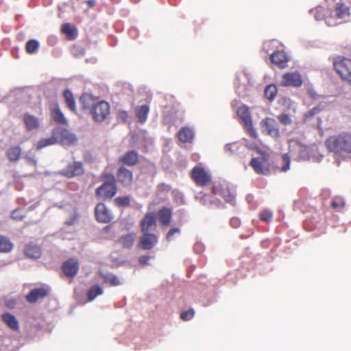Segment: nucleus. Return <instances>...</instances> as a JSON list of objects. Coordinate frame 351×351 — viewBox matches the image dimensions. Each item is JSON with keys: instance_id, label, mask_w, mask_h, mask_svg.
Listing matches in <instances>:
<instances>
[{"instance_id": "nucleus-29", "label": "nucleus", "mask_w": 351, "mask_h": 351, "mask_svg": "<svg viewBox=\"0 0 351 351\" xmlns=\"http://www.w3.org/2000/svg\"><path fill=\"white\" fill-rule=\"evenodd\" d=\"M138 160V155L134 151L127 152L121 158V161L127 165H133L136 164Z\"/></svg>"}, {"instance_id": "nucleus-35", "label": "nucleus", "mask_w": 351, "mask_h": 351, "mask_svg": "<svg viewBox=\"0 0 351 351\" xmlns=\"http://www.w3.org/2000/svg\"><path fill=\"white\" fill-rule=\"evenodd\" d=\"M21 150L19 147H11L8 150L7 155L10 160L16 161L19 159Z\"/></svg>"}, {"instance_id": "nucleus-17", "label": "nucleus", "mask_w": 351, "mask_h": 351, "mask_svg": "<svg viewBox=\"0 0 351 351\" xmlns=\"http://www.w3.org/2000/svg\"><path fill=\"white\" fill-rule=\"evenodd\" d=\"M79 269L78 261L75 258H71L64 263L62 270L64 274L69 277H73Z\"/></svg>"}, {"instance_id": "nucleus-18", "label": "nucleus", "mask_w": 351, "mask_h": 351, "mask_svg": "<svg viewBox=\"0 0 351 351\" xmlns=\"http://www.w3.org/2000/svg\"><path fill=\"white\" fill-rule=\"evenodd\" d=\"M80 101L84 109L91 111L99 100L91 94L84 93L81 96Z\"/></svg>"}, {"instance_id": "nucleus-19", "label": "nucleus", "mask_w": 351, "mask_h": 351, "mask_svg": "<svg viewBox=\"0 0 351 351\" xmlns=\"http://www.w3.org/2000/svg\"><path fill=\"white\" fill-rule=\"evenodd\" d=\"M58 130L55 129L52 131V136L49 138H42L38 141L36 145L37 149H43L47 146L55 145L58 143Z\"/></svg>"}, {"instance_id": "nucleus-10", "label": "nucleus", "mask_w": 351, "mask_h": 351, "mask_svg": "<svg viewBox=\"0 0 351 351\" xmlns=\"http://www.w3.org/2000/svg\"><path fill=\"white\" fill-rule=\"evenodd\" d=\"M191 176L199 185H205L210 180V176L208 171L201 166H197L193 169Z\"/></svg>"}, {"instance_id": "nucleus-24", "label": "nucleus", "mask_w": 351, "mask_h": 351, "mask_svg": "<svg viewBox=\"0 0 351 351\" xmlns=\"http://www.w3.org/2000/svg\"><path fill=\"white\" fill-rule=\"evenodd\" d=\"M179 141L182 143L191 142L194 137L193 130L188 127L183 128L178 134Z\"/></svg>"}, {"instance_id": "nucleus-55", "label": "nucleus", "mask_w": 351, "mask_h": 351, "mask_svg": "<svg viewBox=\"0 0 351 351\" xmlns=\"http://www.w3.org/2000/svg\"><path fill=\"white\" fill-rule=\"evenodd\" d=\"M74 221H75V219H73L72 221H66V223H67L68 224L71 225V224H73V223Z\"/></svg>"}, {"instance_id": "nucleus-31", "label": "nucleus", "mask_w": 351, "mask_h": 351, "mask_svg": "<svg viewBox=\"0 0 351 351\" xmlns=\"http://www.w3.org/2000/svg\"><path fill=\"white\" fill-rule=\"evenodd\" d=\"M13 248V244L10 239L3 235L0 234V252L8 253Z\"/></svg>"}, {"instance_id": "nucleus-48", "label": "nucleus", "mask_w": 351, "mask_h": 351, "mask_svg": "<svg viewBox=\"0 0 351 351\" xmlns=\"http://www.w3.org/2000/svg\"><path fill=\"white\" fill-rule=\"evenodd\" d=\"M180 232V230L179 228H172L171 229L167 234V240L169 242V241H171L174 238H173V235L175 234H178Z\"/></svg>"}, {"instance_id": "nucleus-53", "label": "nucleus", "mask_w": 351, "mask_h": 351, "mask_svg": "<svg viewBox=\"0 0 351 351\" xmlns=\"http://www.w3.org/2000/svg\"><path fill=\"white\" fill-rule=\"evenodd\" d=\"M87 3L90 7H93L95 4V1L94 0H89Z\"/></svg>"}, {"instance_id": "nucleus-34", "label": "nucleus", "mask_w": 351, "mask_h": 351, "mask_svg": "<svg viewBox=\"0 0 351 351\" xmlns=\"http://www.w3.org/2000/svg\"><path fill=\"white\" fill-rule=\"evenodd\" d=\"M103 293V289L101 287L98 285L93 286L91 287L88 293L87 296L89 301L93 300L97 296L101 295Z\"/></svg>"}, {"instance_id": "nucleus-13", "label": "nucleus", "mask_w": 351, "mask_h": 351, "mask_svg": "<svg viewBox=\"0 0 351 351\" xmlns=\"http://www.w3.org/2000/svg\"><path fill=\"white\" fill-rule=\"evenodd\" d=\"M158 242V237L150 232H143L140 237L139 246L141 249L147 250L153 248Z\"/></svg>"}, {"instance_id": "nucleus-33", "label": "nucleus", "mask_w": 351, "mask_h": 351, "mask_svg": "<svg viewBox=\"0 0 351 351\" xmlns=\"http://www.w3.org/2000/svg\"><path fill=\"white\" fill-rule=\"evenodd\" d=\"M64 97L68 108L72 111L75 112V103L72 93L69 90H65Z\"/></svg>"}, {"instance_id": "nucleus-20", "label": "nucleus", "mask_w": 351, "mask_h": 351, "mask_svg": "<svg viewBox=\"0 0 351 351\" xmlns=\"http://www.w3.org/2000/svg\"><path fill=\"white\" fill-rule=\"evenodd\" d=\"M83 173V165L80 162H75L73 164L69 165L68 167L63 171V173L68 177L80 176Z\"/></svg>"}, {"instance_id": "nucleus-3", "label": "nucleus", "mask_w": 351, "mask_h": 351, "mask_svg": "<svg viewBox=\"0 0 351 351\" xmlns=\"http://www.w3.org/2000/svg\"><path fill=\"white\" fill-rule=\"evenodd\" d=\"M334 67L342 80L351 85V60L343 57L335 59Z\"/></svg>"}, {"instance_id": "nucleus-30", "label": "nucleus", "mask_w": 351, "mask_h": 351, "mask_svg": "<svg viewBox=\"0 0 351 351\" xmlns=\"http://www.w3.org/2000/svg\"><path fill=\"white\" fill-rule=\"evenodd\" d=\"M149 110V107L147 105H143L136 108V114L141 123H145L146 121Z\"/></svg>"}, {"instance_id": "nucleus-47", "label": "nucleus", "mask_w": 351, "mask_h": 351, "mask_svg": "<svg viewBox=\"0 0 351 351\" xmlns=\"http://www.w3.org/2000/svg\"><path fill=\"white\" fill-rule=\"evenodd\" d=\"M195 314V311L193 309H190L187 311H184L181 314V318L183 320H189L191 319Z\"/></svg>"}, {"instance_id": "nucleus-46", "label": "nucleus", "mask_w": 351, "mask_h": 351, "mask_svg": "<svg viewBox=\"0 0 351 351\" xmlns=\"http://www.w3.org/2000/svg\"><path fill=\"white\" fill-rule=\"evenodd\" d=\"M72 53L75 56L79 57L84 55V49L81 46L75 45L72 49Z\"/></svg>"}, {"instance_id": "nucleus-9", "label": "nucleus", "mask_w": 351, "mask_h": 351, "mask_svg": "<svg viewBox=\"0 0 351 351\" xmlns=\"http://www.w3.org/2000/svg\"><path fill=\"white\" fill-rule=\"evenodd\" d=\"M302 78L298 72L286 73L282 76L280 84L283 86L300 87L302 84Z\"/></svg>"}, {"instance_id": "nucleus-51", "label": "nucleus", "mask_w": 351, "mask_h": 351, "mask_svg": "<svg viewBox=\"0 0 351 351\" xmlns=\"http://www.w3.org/2000/svg\"><path fill=\"white\" fill-rule=\"evenodd\" d=\"M233 147H236V145L234 143H230L227 144L225 146V150L226 152H229L230 153H232L233 152Z\"/></svg>"}, {"instance_id": "nucleus-39", "label": "nucleus", "mask_w": 351, "mask_h": 351, "mask_svg": "<svg viewBox=\"0 0 351 351\" xmlns=\"http://www.w3.org/2000/svg\"><path fill=\"white\" fill-rule=\"evenodd\" d=\"M39 47V43L36 40H30L26 44V50L29 53H34Z\"/></svg>"}, {"instance_id": "nucleus-49", "label": "nucleus", "mask_w": 351, "mask_h": 351, "mask_svg": "<svg viewBox=\"0 0 351 351\" xmlns=\"http://www.w3.org/2000/svg\"><path fill=\"white\" fill-rule=\"evenodd\" d=\"M23 211L21 210H15L12 214V217L14 219L21 220L23 218Z\"/></svg>"}, {"instance_id": "nucleus-25", "label": "nucleus", "mask_w": 351, "mask_h": 351, "mask_svg": "<svg viewBox=\"0 0 351 351\" xmlns=\"http://www.w3.org/2000/svg\"><path fill=\"white\" fill-rule=\"evenodd\" d=\"M3 322L13 330H17L19 328V324L17 319L13 315L6 313L2 315Z\"/></svg>"}, {"instance_id": "nucleus-45", "label": "nucleus", "mask_w": 351, "mask_h": 351, "mask_svg": "<svg viewBox=\"0 0 351 351\" xmlns=\"http://www.w3.org/2000/svg\"><path fill=\"white\" fill-rule=\"evenodd\" d=\"M272 216H273L272 213L267 210H263L260 214V217H261V219L265 221H267V222H268L271 220V219L272 218Z\"/></svg>"}, {"instance_id": "nucleus-2", "label": "nucleus", "mask_w": 351, "mask_h": 351, "mask_svg": "<svg viewBox=\"0 0 351 351\" xmlns=\"http://www.w3.org/2000/svg\"><path fill=\"white\" fill-rule=\"evenodd\" d=\"M350 16V10L348 6L341 3H338L333 11H331L329 16L326 18V23L328 25H335L341 23Z\"/></svg>"}, {"instance_id": "nucleus-32", "label": "nucleus", "mask_w": 351, "mask_h": 351, "mask_svg": "<svg viewBox=\"0 0 351 351\" xmlns=\"http://www.w3.org/2000/svg\"><path fill=\"white\" fill-rule=\"evenodd\" d=\"M135 239V234L129 233L122 236L119 239V242L124 247L130 248L133 245Z\"/></svg>"}, {"instance_id": "nucleus-21", "label": "nucleus", "mask_w": 351, "mask_h": 351, "mask_svg": "<svg viewBox=\"0 0 351 351\" xmlns=\"http://www.w3.org/2000/svg\"><path fill=\"white\" fill-rule=\"evenodd\" d=\"M132 173L125 167H121L118 171V180L124 185H128L132 180Z\"/></svg>"}, {"instance_id": "nucleus-8", "label": "nucleus", "mask_w": 351, "mask_h": 351, "mask_svg": "<svg viewBox=\"0 0 351 351\" xmlns=\"http://www.w3.org/2000/svg\"><path fill=\"white\" fill-rule=\"evenodd\" d=\"M90 112L95 121L101 122L109 114V104L105 101H98Z\"/></svg>"}, {"instance_id": "nucleus-1", "label": "nucleus", "mask_w": 351, "mask_h": 351, "mask_svg": "<svg viewBox=\"0 0 351 351\" xmlns=\"http://www.w3.org/2000/svg\"><path fill=\"white\" fill-rule=\"evenodd\" d=\"M326 145L330 152L346 157L351 154V134L342 133L332 136L326 140Z\"/></svg>"}, {"instance_id": "nucleus-52", "label": "nucleus", "mask_w": 351, "mask_h": 351, "mask_svg": "<svg viewBox=\"0 0 351 351\" xmlns=\"http://www.w3.org/2000/svg\"><path fill=\"white\" fill-rule=\"evenodd\" d=\"M27 160L29 161V162L33 165H36V160L34 158H32V157H27Z\"/></svg>"}, {"instance_id": "nucleus-44", "label": "nucleus", "mask_w": 351, "mask_h": 351, "mask_svg": "<svg viewBox=\"0 0 351 351\" xmlns=\"http://www.w3.org/2000/svg\"><path fill=\"white\" fill-rule=\"evenodd\" d=\"M114 202L118 206H127L130 203V198L128 197H117Z\"/></svg>"}, {"instance_id": "nucleus-54", "label": "nucleus", "mask_w": 351, "mask_h": 351, "mask_svg": "<svg viewBox=\"0 0 351 351\" xmlns=\"http://www.w3.org/2000/svg\"><path fill=\"white\" fill-rule=\"evenodd\" d=\"M332 206L333 208H336L338 207L339 204H338V203L336 201H333L332 202Z\"/></svg>"}, {"instance_id": "nucleus-42", "label": "nucleus", "mask_w": 351, "mask_h": 351, "mask_svg": "<svg viewBox=\"0 0 351 351\" xmlns=\"http://www.w3.org/2000/svg\"><path fill=\"white\" fill-rule=\"evenodd\" d=\"M282 160L284 162V165H282L281 170L283 172H286L290 169L289 165H290V157L288 154H284L282 155Z\"/></svg>"}, {"instance_id": "nucleus-56", "label": "nucleus", "mask_w": 351, "mask_h": 351, "mask_svg": "<svg viewBox=\"0 0 351 351\" xmlns=\"http://www.w3.org/2000/svg\"><path fill=\"white\" fill-rule=\"evenodd\" d=\"M316 19H319L317 16H315Z\"/></svg>"}, {"instance_id": "nucleus-50", "label": "nucleus", "mask_w": 351, "mask_h": 351, "mask_svg": "<svg viewBox=\"0 0 351 351\" xmlns=\"http://www.w3.org/2000/svg\"><path fill=\"white\" fill-rule=\"evenodd\" d=\"M150 259V256H141L139 257L138 262L142 265H149V261Z\"/></svg>"}, {"instance_id": "nucleus-23", "label": "nucleus", "mask_w": 351, "mask_h": 351, "mask_svg": "<svg viewBox=\"0 0 351 351\" xmlns=\"http://www.w3.org/2000/svg\"><path fill=\"white\" fill-rule=\"evenodd\" d=\"M24 253L27 257L34 259H37L41 256L40 247L33 243H29L26 245Z\"/></svg>"}, {"instance_id": "nucleus-22", "label": "nucleus", "mask_w": 351, "mask_h": 351, "mask_svg": "<svg viewBox=\"0 0 351 351\" xmlns=\"http://www.w3.org/2000/svg\"><path fill=\"white\" fill-rule=\"evenodd\" d=\"M47 293V290L44 288L34 289L27 295V300L29 302H35L38 299L46 296Z\"/></svg>"}, {"instance_id": "nucleus-40", "label": "nucleus", "mask_w": 351, "mask_h": 351, "mask_svg": "<svg viewBox=\"0 0 351 351\" xmlns=\"http://www.w3.org/2000/svg\"><path fill=\"white\" fill-rule=\"evenodd\" d=\"M222 196L223 199L231 204H234L235 202L234 194L230 193L228 189L224 190L222 192Z\"/></svg>"}, {"instance_id": "nucleus-7", "label": "nucleus", "mask_w": 351, "mask_h": 351, "mask_svg": "<svg viewBox=\"0 0 351 351\" xmlns=\"http://www.w3.org/2000/svg\"><path fill=\"white\" fill-rule=\"evenodd\" d=\"M269 160V154L260 152V156L254 158L251 160V165L254 170L258 174L266 175L269 173L267 167V161Z\"/></svg>"}, {"instance_id": "nucleus-6", "label": "nucleus", "mask_w": 351, "mask_h": 351, "mask_svg": "<svg viewBox=\"0 0 351 351\" xmlns=\"http://www.w3.org/2000/svg\"><path fill=\"white\" fill-rule=\"evenodd\" d=\"M260 128L261 132L264 134L270 136L274 138L279 136V128L276 121L270 117H266L260 122Z\"/></svg>"}, {"instance_id": "nucleus-14", "label": "nucleus", "mask_w": 351, "mask_h": 351, "mask_svg": "<svg viewBox=\"0 0 351 351\" xmlns=\"http://www.w3.org/2000/svg\"><path fill=\"white\" fill-rule=\"evenodd\" d=\"M95 212L97 219L100 222L107 223L112 219V213L103 203H99L96 206Z\"/></svg>"}, {"instance_id": "nucleus-41", "label": "nucleus", "mask_w": 351, "mask_h": 351, "mask_svg": "<svg viewBox=\"0 0 351 351\" xmlns=\"http://www.w3.org/2000/svg\"><path fill=\"white\" fill-rule=\"evenodd\" d=\"M309 147L303 145V149L298 154V160H306L310 157Z\"/></svg>"}, {"instance_id": "nucleus-12", "label": "nucleus", "mask_w": 351, "mask_h": 351, "mask_svg": "<svg viewBox=\"0 0 351 351\" xmlns=\"http://www.w3.org/2000/svg\"><path fill=\"white\" fill-rule=\"evenodd\" d=\"M23 121L25 129L29 132L38 130L42 125V121L38 117L29 113L23 114Z\"/></svg>"}, {"instance_id": "nucleus-15", "label": "nucleus", "mask_w": 351, "mask_h": 351, "mask_svg": "<svg viewBox=\"0 0 351 351\" xmlns=\"http://www.w3.org/2000/svg\"><path fill=\"white\" fill-rule=\"evenodd\" d=\"M141 230L143 232H150L156 228L155 216L153 213H147L142 219Z\"/></svg>"}, {"instance_id": "nucleus-11", "label": "nucleus", "mask_w": 351, "mask_h": 351, "mask_svg": "<svg viewBox=\"0 0 351 351\" xmlns=\"http://www.w3.org/2000/svg\"><path fill=\"white\" fill-rule=\"evenodd\" d=\"M56 130H58V142L63 145H73L77 142V138L74 134L68 130L62 128H56Z\"/></svg>"}, {"instance_id": "nucleus-38", "label": "nucleus", "mask_w": 351, "mask_h": 351, "mask_svg": "<svg viewBox=\"0 0 351 351\" xmlns=\"http://www.w3.org/2000/svg\"><path fill=\"white\" fill-rule=\"evenodd\" d=\"M62 31L70 38H74L76 34L75 29L69 23L62 25Z\"/></svg>"}, {"instance_id": "nucleus-36", "label": "nucleus", "mask_w": 351, "mask_h": 351, "mask_svg": "<svg viewBox=\"0 0 351 351\" xmlns=\"http://www.w3.org/2000/svg\"><path fill=\"white\" fill-rule=\"evenodd\" d=\"M159 218L162 223L168 224L171 219V211L167 208H163L159 211Z\"/></svg>"}, {"instance_id": "nucleus-27", "label": "nucleus", "mask_w": 351, "mask_h": 351, "mask_svg": "<svg viewBox=\"0 0 351 351\" xmlns=\"http://www.w3.org/2000/svg\"><path fill=\"white\" fill-rule=\"evenodd\" d=\"M100 275L104 282L108 283L111 286H118L121 285V281L112 273L101 271Z\"/></svg>"}, {"instance_id": "nucleus-5", "label": "nucleus", "mask_w": 351, "mask_h": 351, "mask_svg": "<svg viewBox=\"0 0 351 351\" xmlns=\"http://www.w3.org/2000/svg\"><path fill=\"white\" fill-rule=\"evenodd\" d=\"M237 112L247 132L252 137L256 138L258 134L253 127L251 114L248 108L245 105H242L238 108Z\"/></svg>"}, {"instance_id": "nucleus-4", "label": "nucleus", "mask_w": 351, "mask_h": 351, "mask_svg": "<svg viewBox=\"0 0 351 351\" xmlns=\"http://www.w3.org/2000/svg\"><path fill=\"white\" fill-rule=\"evenodd\" d=\"M115 179L112 175L106 176L104 184L97 189V194L104 198H112L116 194Z\"/></svg>"}, {"instance_id": "nucleus-43", "label": "nucleus", "mask_w": 351, "mask_h": 351, "mask_svg": "<svg viewBox=\"0 0 351 351\" xmlns=\"http://www.w3.org/2000/svg\"><path fill=\"white\" fill-rule=\"evenodd\" d=\"M278 119L279 121L283 125H288L291 123V119L287 114H280L278 116Z\"/></svg>"}, {"instance_id": "nucleus-37", "label": "nucleus", "mask_w": 351, "mask_h": 351, "mask_svg": "<svg viewBox=\"0 0 351 351\" xmlns=\"http://www.w3.org/2000/svg\"><path fill=\"white\" fill-rule=\"evenodd\" d=\"M277 93V87L274 84L267 86L265 90V97L269 100H272Z\"/></svg>"}, {"instance_id": "nucleus-28", "label": "nucleus", "mask_w": 351, "mask_h": 351, "mask_svg": "<svg viewBox=\"0 0 351 351\" xmlns=\"http://www.w3.org/2000/svg\"><path fill=\"white\" fill-rule=\"evenodd\" d=\"M51 114L53 119L56 123L60 124L66 123V119L58 105H54Z\"/></svg>"}, {"instance_id": "nucleus-16", "label": "nucleus", "mask_w": 351, "mask_h": 351, "mask_svg": "<svg viewBox=\"0 0 351 351\" xmlns=\"http://www.w3.org/2000/svg\"><path fill=\"white\" fill-rule=\"evenodd\" d=\"M270 59L274 64H276L280 68L287 67V62L289 60V57L283 51H275L271 55Z\"/></svg>"}, {"instance_id": "nucleus-26", "label": "nucleus", "mask_w": 351, "mask_h": 351, "mask_svg": "<svg viewBox=\"0 0 351 351\" xmlns=\"http://www.w3.org/2000/svg\"><path fill=\"white\" fill-rule=\"evenodd\" d=\"M289 154L291 156L298 160V154L303 149V144L298 140H291L289 141Z\"/></svg>"}]
</instances>
